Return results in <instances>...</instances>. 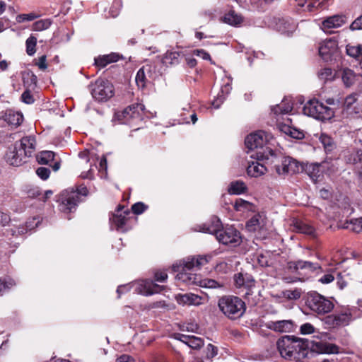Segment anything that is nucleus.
<instances>
[{
  "instance_id": "1",
  "label": "nucleus",
  "mask_w": 362,
  "mask_h": 362,
  "mask_svg": "<svg viewBox=\"0 0 362 362\" xmlns=\"http://www.w3.org/2000/svg\"><path fill=\"white\" fill-rule=\"evenodd\" d=\"M276 346L281 356L289 361L304 359L314 349L313 341L290 335L279 339Z\"/></svg>"
},
{
  "instance_id": "2",
  "label": "nucleus",
  "mask_w": 362,
  "mask_h": 362,
  "mask_svg": "<svg viewBox=\"0 0 362 362\" xmlns=\"http://www.w3.org/2000/svg\"><path fill=\"white\" fill-rule=\"evenodd\" d=\"M200 230L214 235L216 240L223 245H238L241 242L240 232L231 226L223 228L217 217L211 218V224L203 225Z\"/></svg>"
},
{
  "instance_id": "3",
  "label": "nucleus",
  "mask_w": 362,
  "mask_h": 362,
  "mask_svg": "<svg viewBox=\"0 0 362 362\" xmlns=\"http://www.w3.org/2000/svg\"><path fill=\"white\" fill-rule=\"evenodd\" d=\"M219 310L228 319L240 318L245 312V302L238 296H223L218 300Z\"/></svg>"
},
{
  "instance_id": "4",
  "label": "nucleus",
  "mask_w": 362,
  "mask_h": 362,
  "mask_svg": "<svg viewBox=\"0 0 362 362\" xmlns=\"http://www.w3.org/2000/svg\"><path fill=\"white\" fill-rule=\"evenodd\" d=\"M88 193L87 187L81 185L74 188H69L61 194L60 210L63 212H72L81 200V196H87Z\"/></svg>"
},
{
  "instance_id": "5",
  "label": "nucleus",
  "mask_w": 362,
  "mask_h": 362,
  "mask_svg": "<svg viewBox=\"0 0 362 362\" xmlns=\"http://www.w3.org/2000/svg\"><path fill=\"white\" fill-rule=\"evenodd\" d=\"M306 307L317 315L329 313L334 308L333 302L328 298L312 291L307 293L305 301Z\"/></svg>"
},
{
  "instance_id": "6",
  "label": "nucleus",
  "mask_w": 362,
  "mask_h": 362,
  "mask_svg": "<svg viewBox=\"0 0 362 362\" xmlns=\"http://www.w3.org/2000/svg\"><path fill=\"white\" fill-rule=\"evenodd\" d=\"M304 115L313 117L319 120H328L334 116L333 110L320 103L317 100H310L303 108Z\"/></svg>"
},
{
  "instance_id": "7",
  "label": "nucleus",
  "mask_w": 362,
  "mask_h": 362,
  "mask_svg": "<svg viewBox=\"0 0 362 362\" xmlns=\"http://www.w3.org/2000/svg\"><path fill=\"white\" fill-rule=\"evenodd\" d=\"M354 308L344 307L325 318V323L332 327L348 326L354 320Z\"/></svg>"
},
{
  "instance_id": "8",
  "label": "nucleus",
  "mask_w": 362,
  "mask_h": 362,
  "mask_svg": "<svg viewBox=\"0 0 362 362\" xmlns=\"http://www.w3.org/2000/svg\"><path fill=\"white\" fill-rule=\"evenodd\" d=\"M144 112V105L141 103L132 104L121 112L115 114L114 119L118 120L121 124L131 125L132 120L141 121Z\"/></svg>"
},
{
  "instance_id": "9",
  "label": "nucleus",
  "mask_w": 362,
  "mask_h": 362,
  "mask_svg": "<svg viewBox=\"0 0 362 362\" xmlns=\"http://www.w3.org/2000/svg\"><path fill=\"white\" fill-rule=\"evenodd\" d=\"M273 151H258L252 153L250 157L255 158V160L249 161L247 168V173L250 177H257L264 175L267 172V168L264 163H261L260 161L264 160H268L269 156L274 155Z\"/></svg>"
},
{
  "instance_id": "10",
  "label": "nucleus",
  "mask_w": 362,
  "mask_h": 362,
  "mask_svg": "<svg viewBox=\"0 0 362 362\" xmlns=\"http://www.w3.org/2000/svg\"><path fill=\"white\" fill-rule=\"evenodd\" d=\"M89 88L93 98L98 102L107 100L114 93L112 84L103 79H98Z\"/></svg>"
},
{
  "instance_id": "11",
  "label": "nucleus",
  "mask_w": 362,
  "mask_h": 362,
  "mask_svg": "<svg viewBox=\"0 0 362 362\" xmlns=\"http://www.w3.org/2000/svg\"><path fill=\"white\" fill-rule=\"evenodd\" d=\"M268 140L267 134L263 131H258L248 135L245 139V144L250 151H272L268 147H264Z\"/></svg>"
},
{
  "instance_id": "12",
  "label": "nucleus",
  "mask_w": 362,
  "mask_h": 362,
  "mask_svg": "<svg viewBox=\"0 0 362 362\" xmlns=\"http://www.w3.org/2000/svg\"><path fill=\"white\" fill-rule=\"evenodd\" d=\"M287 267L289 272L298 274H300V271L309 273L322 269L318 263L303 260L288 262Z\"/></svg>"
},
{
  "instance_id": "13",
  "label": "nucleus",
  "mask_w": 362,
  "mask_h": 362,
  "mask_svg": "<svg viewBox=\"0 0 362 362\" xmlns=\"http://www.w3.org/2000/svg\"><path fill=\"white\" fill-rule=\"evenodd\" d=\"M26 157L22 153V149H19L18 146L14 144L13 146L8 148L4 159L10 165L19 166L25 162Z\"/></svg>"
},
{
  "instance_id": "14",
  "label": "nucleus",
  "mask_w": 362,
  "mask_h": 362,
  "mask_svg": "<svg viewBox=\"0 0 362 362\" xmlns=\"http://www.w3.org/2000/svg\"><path fill=\"white\" fill-rule=\"evenodd\" d=\"M276 172L280 175L296 173L299 171L300 166L297 160L291 158L285 157L282 160L281 165L276 166Z\"/></svg>"
},
{
  "instance_id": "15",
  "label": "nucleus",
  "mask_w": 362,
  "mask_h": 362,
  "mask_svg": "<svg viewBox=\"0 0 362 362\" xmlns=\"http://www.w3.org/2000/svg\"><path fill=\"white\" fill-rule=\"evenodd\" d=\"M175 299L179 305L188 306H199L203 303L204 300L202 296L192 293L177 294Z\"/></svg>"
},
{
  "instance_id": "16",
  "label": "nucleus",
  "mask_w": 362,
  "mask_h": 362,
  "mask_svg": "<svg viewBox=\"0 0 362 362\" xmlns=\"http://www.w3.org/2000/svg\"><path fill=\"white\" fill-rule=\"evenodd\" d=\"M338 49L337 42L335 39L330 38L322 42L319 47V54L325 61L330 59Z\"/></svg>"
},
{
  "instance_id": "17",
  "label": "nucleus",
  "mask_w": 362,
  "mask_h": 362,
  "mask_svg": "<svg viewBox=\"0 0 362 362\" xmlns=\"http://www.w3.org/2000/svg\"><path fill=\"white\" fill-rule=\"evenodd\" d=\"M266 327L277 332H291L294 329V324L292 320H284L279 321H269L266 324Z\"/></svg>"
},
{
  "instance_id": "18",
  "label": "nucleus",
  "mask_w": 362,
  "mask_h": 362,
  "mask_svg": "<svg viewBox=\"0 0 362 362\" xmlns=\"http://www.w3.org/2000/svg\"><path fill=\"white\" fill-rule=\"evenodd\" d=\"M129 214L128 209L124 210V206H119L117 213L114 214L110 221L117 230H123L127 222L126 215Z\"/></svg>"
},
{
  "instance_id": "19",
  "label": "nucleus",
  "mask_w": 362,
  "mask_h": 362,
  "mask_svg": "<svg viewBox=\"0 0 362 362\" xmlns=\"http://www.w3.org/2000/svg\"><path fill=\"white\" fill-rule=\"evenodd\" d=\"M207 256H198L197 257H188L183 261L182 269L183 271H190L194 269H199L202 266L205 265L209 262Z\"/></svg>"
},
{
  "instance_id": "20",
  "label": "nucleus",
  "mask_w": 362,
  "mask_h": 362,
  "mask_svg": "<svg viewBox=\"0 0 362 362\" xmlns=\"http://www.w3.org/2000/svg\"><path fill=\"white\" fill-rule=\"evenodd\" d=\"M175 339L185 344L189 347L196 350L202 349L204 344L203 339L192 335L177 334L175 336Z\"/></svg>"
},
{
  "instance_id": "21",
  "label": "nucleus",
  "mask_w": 362,
  "mask_h": 362,
  "mask_svg": "<svg viewBox=\"0 0 362 362\" xmlns=\"http://www.w3.org/2000/svg\"><path fill=\"white\" fill-rule=\"evenodd\" d=\"M346 22V18L341 15H334L325 19L322 23V29L327 33H329L332 28H337Z\"/></svg>"
},
{
  "instance_id": "22",
  "label": "nucleus",
  "mask_w": 362,
  "mask_h": 362,
  "mask_svg": "<svg viewBox=\"0 0 362 362\" xmlns=\"http://www.w3.org/2000/svg\"><path fill=\"white\" fill-rule=\"evenodd\" d=\"M16 144L19 149H22V153L25 157H30L35 150V139L33 136H29L22 138Z\"/></svg>"
},
{
  "instance_id": "23",
  "label": "nucleus",
  "mask_w": 362,
  "mask_h": 362,
  "mask_svg": "<svg viewBox=\"0 0 362 362\" xmlns=\"http://www.w3.org/2000/svg\"><path fill=\"white\" fill-rule=\"evenodd\" d=\"M2 117L11 127H18L23 120V116L21 112H15L12 110H6Z\"/></svg>"
},
{
  "instance_id": "24",
  "label": "nucleus",
  "mask_w": 362,
  "mask_h": 362,
  "mask_svg": "<svg viewBox=\"0 0 362 362\" xmlns=\"http://www.w3.org/2000/svg\"><path fill=\"white\" fill-rule=\"evenodd\" d=\"M297 5L303 8V11L315 12L322 6L325 0H296Z\"/></svg>"
},
{
  "instance_id": "25",
  "label": "nucleus",
  "mask_w": 362,
  "mask_h": 362,
  "mask_svg": "<svg viewBox=\"0 0 362 362\" xmlns=\"http://www.w3.org/2000/svg\"><path fill=\"white\" fill-rule=\"evenodd\" d=\"M187 272L188 271L185 272L183 270H180V272L177 274L176 279L187 285H199L201 276L195 274L188 273Z\"/></svg>"
},
{
  "instance_id": "26",
  "label": "nucleus",
  "mask_w": 362,
  "mask_h": 362,
  "mask_svg": "<svg viewBox=\"0 0 362 362\" xmlns=\"http://www.w3.org/2000/svg\"><path fill=\"white\" fill-rule=\"evenodd\" d=\"M119 59V55L117 53L112 52L111 54L100 56L98 58H95V64L98 67L104 68L110 63L117 62Z\"/></svg>"
},
{
  "instance_id": "27",
  "label": "nucleus",
  "mask_w": 362,
  "mask_h": 362,
  "mask_svg": "<svg viewBox=\"0 0 362 362\" xmlns=\"http://www.w3.org/2000/svg\"><path fill=\"white\" fill-rule=\"evenodd\" d=\"M339 74L341 75L342 81L346 87H350L356 81V74L350 69L345 68L339 71Z\"/></svg>"
},
{
  "instance_id": "28",
  "label": "nucleus",
  "mask_w": 362,
  "mask_h": 362,
  "mask_svg": "<svg viewBox=\"0 0 362 362\" xmlns=\"http://www.w3.org/2000/svg\"><path fill=\"white\" fill-rule=\"evenodd\" d=\"M223 21L233 26H238L243 21L242 16L238 14L234 11H230L223 16Z\"/></svg>"
},
{
  "instance_id": "29",
  "label": "nucleus",
  "mask_w": 362,
  "mask_h": 362,
  "mask_svg": "<svg viewBox=\"0 0 362 362\" xmlns=\"http://www.w3.org/2000/svg\"><path fill=\"white\" fill-rule=\"evenodd\" d=\"M247 189V187L243 181L236 180L230 182L228 191L230 194H240L245 193Z\"/></svg>"
},
{
  "instance_id": "30",
  "label": "nucleus",
  "mask_w": 362,
  "mask_h": 362,
  "mask_svg": "<svg viewBox=\"0 0 362 362\" xmlns=\"http://www.w3.org/2000/svg\"><path fill=\"white\" fill-rule=\"evenodd\" d=\"M180 54L177 52H167L163 57L162 62L164 64L176 65L180 62Z\"/></svg>"
},
{
  "instance_id": "31",
  "label": "nucleus",
  "mask_w": 362,
  "mask_h": 362,
  "mask_svg": "<svg viewBox=\"0 0 362 362\" xmlns=\"http://www.w3.org/2000/svg\"><path fill=\"white\" fill-rule=\"evenodd\" d=\"M315 346L320 352L326 354H337L339 352V347L333 344L318 342L314 344Z\"/></svg>"
},
{
  "instance_id": "32",
  "label": "nucleus",
  "mask_w": 362,
  "mask_h": 362,
  "mask_svg": "<svg viewBox=\"0 0 362 362\" xmlns=\"http://www.w3.org/2000/svg\"><path fill=\"white\" fill-rule=\"evenodd\" d=\"M262 224V217L259 214H255L246 223V228L250 232H255L259 229Z\"/></svg>"
},
{
  "instance_id": "33",
  "label": "nucleus",
  "mask_w": 362,
  "mask_h": 362,
  "mask_svg": "<svg viewBox=\"0 0 362 362\" xmlns=\"http://www.w3.org/2000/svg\"><path fill=\"white\" fill-rule=\"evenodd\" d=\"M318 78L323 82L333 81L336 76V74L330 68L321 69L317 74Z\"/></svg>"
},
{
  "instance_id": "34",
  "label": "nucleus",
  "mask_w": 362,
  "mask_h": 362,
  "mask_svg": "<svg viewBox=\"0 0 362 362\" xmlns=\"http://www.w3.org/2000/svg\"><path fill=\"white\" fill-rule=\"evenodd\" d=\"M144 294L148 296L153 293H159L161 291L162 286L153 283L152 281L147 280L144 282Z\"/></svg>"
},
{
  "instance_id": "35",
  "label": "nucleus",
  "mask_w": 362,
  "mask_h": 362,
  "mask_svg": "<svg viewBox=\"0 0 362 362\" xmlns=\"http://www.w3.org/2000/svg\"><path fill=\"white\" fill-rule=\"evenodd\" d=\"M52 20L49 18L41 19L33 24L32 29L34 31H42L48 29L52 25Z\"/></svg>"
},
{
  "instance_id": "36",
  "label": "nucleus",
  "mask_w": 362,
  "mask_h": 362,
  "mask_svg": "<svg viewBox=\"0 0 362 362\" xmlns=\"http://www.w3.org/2000/svg\"><path fill=\"white\" fill-rule=\"evenodd\" d=\"M305 170L313 180H317L320 176V165L317 163L307 165Z\"/></svg>"
},
{
  "instance_id": "37",
  "label": "nucleus",
  "mask_w": 362,
  "mask_h": 362,
  "mask_svg": "<svg viewBox=\"0 0 362 362\" xmlns=\"http://www.w3.org/2000/svg\"><path fill=\"white\" fill-rule=\"evenodd\" d=\"M320 140L326 151L330 152L334 148L335 144L329 136L322 134L320 137Z\"/></svg>"
},
{
  "instance_id": "38",
  "label": "nucleus",
  "mask_w": 362,
  "mask_h": 362,
  "mask_svg": "<svg viewBox=\"0 0 362 362\" xmlns=\"http://www.w3.org/2000/svg\"><path fill=\"white\" fill-rule=\"evenodd\" d=\"M295 228L298 233L307 235H313L315 233V228L313 226L303 222L296 223Z\"/></svg>"
},
{
  "instance_id": "39",
  "label": "nucleus",
  "mask_w": 362,
  "mask_h": 362,
  "mask_svg": "<svg viewBox=\"0 0 362 362\" xmlns=\"http://www.w3.org/2000/svg\"><path fill=\"white\" fill-rule=\"evenodd\" d=\"M54 158V153L49 151H42L40 153L39 156H37V159L39 163L40 164H48L49 162L52 161Z\"/></svg>"
},
{
  "instance_id": "40",
  "label": "nucleus",
  "mask_w": 362,
  "mask_h": 362,
  "mask_svg": "<svg viewBox=\"0 0 362 362\" xmlns=\"http://www.w3.org/2000/svg\"><path fill=\"white\" fill-rule=\"evenodd\" d=\"M231 89V86L230 84H226L223 88L221 89V95L218 94L217 98L212 102V105L214 107V108L217 109L220 107V105L223 103L225 98L223 96V93L226 92V94H228Z\"/></svg>"
},
{
  "instance_id": "41",
  "label": "nucleus",
  "mask_w": 362,
  "mask_h": 362,
  "mask_svg": "<svg viewBox=\"0 0 362 362\" xmlns=\"http://www.w3.org/2000/svg\"><path fill=\"white\" fill-rule=\"evenodd\" d=\"M37 81V76L32 72H28L23 76V83L25 85H28V88L34 89Z\"/></svg>"
},
{
  "instance_id": "42",
  "label": "nucleus",
  "mask_w": 362,
  "mask_h": 362,
  "mask_svg": "<svg viewBox=\"0 0 362 362\" xmlns=\"http://www.w3.org/2000/svg\"><path fill=\"white\" fill-rule=\"evenodd\" d=\"M37 44V38L30 35L26 40V52L28 55H33L35 52V47Z\"/></svg>"
},
{
  "instance_id": "43",
  "label": "nucleus",
  "mask_w": 362,
  "mask_h": 362,
  "mask_svg": "<svg viewBox=\"0 0 362 362\" xmlns=\"http://www.w3.org/2000/svg\"><path fill=\"white\" fill-rule=\"evenodd\" d=\"M202 287H206L209 288H222L223 287V284H221L218 281L214 280V279H202L200 278L199 281V285Z\"/></svg>"
},
{
  "instance_id": "44",
  "label": "nucleus",
  "mask_w": 362,
  "mask_h": 362,
  "mask_svg": "<svg viewBox=\"0 0 362 362\" xmlns=\"http://www.w3.org/2000/svg\"><path fill=\"white\" fill-rule=\"evenodd\" d=\"M302 291L300 288H295L293 290H286L283 292L284 298L289 300H297L301 296Z\"/></svg>"
},
{
  "instance_id": "45",
  "label": "nucleus",
  "mask_w": 362,
  "mask_h": 362,
  "mask_svg": "<svg viewBox=\"0 0 362 362\" xmlns=\"http://www.w3.org/2000/svg\"><path fill=\"white\" fill-rule=\"evenodd\" d=\"M135 81L139 88H144L146 86V77L144 71V67L139 69Z\"/></svg>"
},
{
  "instance_id": "46",
  "label": "nucleus",
  "mask_w": 362,
  "mask_h": 362,
  "mask_svg": "<svg viewBox=\"0 0 362 362\" xmlns=\"http://www.w3.org/2000/svg\"><path fill=\"white\" fill-rule=\"evenodd\" d=\"M15 284V281L11 278L0 279V295H2Z\"/></svg>"
},
{
  "instance_id": "47",
  "label": "nucleus",
  "mask_w": 362,
  "mask_h": 362,
  "mask_svg": "<svg viewBox=\"0 0 362 362\" xmlns=\"http://www.w3.org/2000/svg\"><path fill=\"white\" fill-rule=\"evenodd\" d=\"M346 53L354 58H359L362 56V46L356 45V46H350L348 45L346 47Z\"/></svg>"
},
{
  "instance_id": "48",
  "label": "nucleus",
  "mask_w": 362,
  "mask_h": 362,
  "mask_svg": "<svg viewBox=\"0 0 362 362\" xmlns=\"http://www.w3.org/2000/svg\"><path fill=\"white\" fill-rule=\"evenodd\" d=\"M40 15H37L35 13H23L19 14L16 16V21L18 23H23L24 21H32L37 18Z\"/></svg>"
},
{
  "instance_id": "49",
  "label": "nucleus",
  "mask_w": 362,
  "mask_h": 362,
  "mask_svg": "<svg viewBox=\"0 0 362 362\" xmlns=\"http://www.w3.org/2000/svg\"><path fill=\"white\" fill-rule=\"evenodd\" d=\"M251 206V204L242 199H238L235 201L234 207L237 211H241L243 209H249Z\"/></svg>"
},
{
  "instance_id": "50",
  "label": "nucleus",
  "mask_w": 362,
  "mask_h": 362,
  "mask_svg": "<svg viewBox=\"0 0 362 362\" xmlns=\"http://www.w3.org/2000/svg\"><path fill=\"white\" fill-rule=\"evenodd\" d=\"M218 347L211 344H209L206 346V358L211 359L218 355Z\"/></svg>"
},
{
  "instance_id": "51",
  "label": "nucleus",
  "mask_w": 362,
  "mask_h": 362,
  "mask_svg": "<svg viewBox=\"0 0 362 362\" xmlns=\"http://www.w3.org/2000/svg\"><path fill=\"white\" fill-rule=\"evenodd\" d=\"M147 209V206L142 202H137L132 205V210L134 214H141Z\"/></svg>"
},
{
  "instance_id": "52",
  "label": "nucleus",
  "mask_w": 362,
  "mask_h": 362,
  "mask_svg": "<svg viewBox=\"0 0 362 362\" xmlns=\"http://www.w3.org/2000/svg\"><path fill=\"white\" fill-rule=\"evenodd\" d=\"M21 98L23 102H24L26 104H32L35 101L33 95L29 89L25 90L23 93Z\"/></svg>"
},
{
  "instance_id": "53",
  "label": "nucleus",
  "mask_w": 362,
  "mask_h": 362,
  "mask_svg": "<svg viewBox=\"0 0 362 362\" xmlns=\"http://www.w3.org/2000/svg\"><path fill=\"white\" fill-rule=\"evenodd\" d=\"M37 175L42 180H45L49 177L50 170L45 167H40L36 170Z\"/></svg>"
},
{
  "instance_id": "54",
  "label": "nucleus",
  "mask_w": 362,
  "mask_h": 362,
  "mask_svg": "<svg viewBox=\"0 0 362 362\" xmlns=\"http://www.w3.org/2000/svg\"><path fill=\"white\" fill-rule=\"evenodd\" d=\"M351 224L354 231L358 233H362V218L352 220Z\"/></svg>"
},
{
  "instance_id": "55",
  "label": "nucleus",
  "mask_w": 362,
  "mask_h": 362,
  "mask_svg": "<svg viewBox=\"0 0 362 362\" xmlns=\"http://www.w3.org/2000/svg\"><path fill=\"white\" fill-rule=\"evenodd\" d=\"M32 228H33V226H31L30 223H27L25 227L19 226L15 230H12V235H22L28 231V230H31Z\"/></svg>"
},
{
  "instance_id": "56",
  "label": "nucleus",
  "mask_w": 362,
  "mask_h": 362,
  "mask_svg": "<svg viewBox=\"0 0 362 362\" xmlns=\"http://www.w3.org/2000/svg\"><path fill=\"white\" fill-rule=\"evenodd\" d=\"M300 331L302 334H310L315 332V327L308 322L300 326Z\"/></svg>"
},
{
  "instance_id": "57",
  "label": "nucleus",
  "mask_w": 362,
  "mask_h": 362,
  "mask_svg": "<svg viewBox=\"0 0 362 362\" xmlns=\"http://www.w3.org/2000/svg\"><path fill=\"white\" fill-rule=\"evenodd\" d=\"M349 161L354 164L362 162V149L357 150L354 153L351 155Z\"/></svg>"
},
{
  "instance_id": "58",
  "label": "nucleus",
  "mask_w": 362,
  "mask_h": 362,
  "mask_svg": "<svg viewBox=\"0 0 362 362\" xmlns=\"http://www.w3.org/2000/svg\"><path fill=\"white\" fill-rule=\"evenodd\" d=\"M357 100L358 94H351L346 98L344 105L347 108H349L357 101Z\"/></svg>"
},
{
  "instance_id": "59",
  "label": "nucleus",
  "mask_w": 362,
  "mask_h": 362,
  "mask_svg": "<svg viewBox=\"0 0 362 362\" xmlns=\"http://www.w3.org/2000/svg\"><path fill=\"white\" fill-rule=\"evenodd\" d=\"M235 283L238 287H241V286H245V279L242 274L240 273L235 276ZM250 286L251 285L249 283L246 285V286Z\"/></svg>"
},
{
  "instance_id": "60",
  "label": "nucleus",
  "mask_w": 362,
  "mask_h": 362,
  "mask_svg": "<svg viewBox=\"0 0 362 362\" xmlns=\"http://www.w3.org/2000/svg\"><path fill=\"white\" fill-rule=\"evenodd\" d=\"M352 30H362V15L358 17L350 25Z\"/></svg>"
},
{
  "instance_id": "61",
  "label": "nucleus",
  "mask_w": 362,
  "mask_h": 362,
  "mask_svg": "<svg viewBox=\"0 0 362 362\" xmlns=\"http://www.w3.org/2000/svg\"><path fill=\"white\" fill-rule=\"evenodd\" d=\"M154 278L156 281L164 282L167 278V273L164 271H158L154 274Z\"/></svg>"
},
{
  "instance_id": "62",
  "label": "nucleus",
  "mask_w": 362,
  "mask_h": 362,
  "mask_svg": "<svg viewBox=\"0 0 362 362\" xmlns=\"http://www.w3.org/2000/svg\"><path fill=\"white\" fill-rule=\"evenodd\" d=\"M334 279V277L332 274H326L323 275L321 278H320L319 282H320L322 284H327L332 282Z\"/></svg>"
},
{
  "instance_id": "63",
  "label": "nucleus",
  "mask_w": 362,
  "mask_h": 362,
  "mask_svg": "<svg viewBox=\"0 0 362 362\" xmlns=\"http://www.w3.org/2000/svg\"><path fill=\"white\" fill-rule=\"evenodd\" d=\"M46 60L47 57L45 55H42L39 57L37 62H36V65L40 70H45L47 68Z\"/></svg>"
},
{
  "instance_id": "64",
  "label": "nucleus",
  "mask_w": 362,
  "mask_h": 362,
  "mask_svg": "<svg viewBox=\"0 0 362 362\" xmlns=\"http://www.w3.org/2000/svg\"><path fill=\"white\" fill-rule=\"evenodd\" d=\"M194 54L203 59L211 60V57L208 52L204 49H197L194 51Z\"/></svg>"
}]
</instances>
